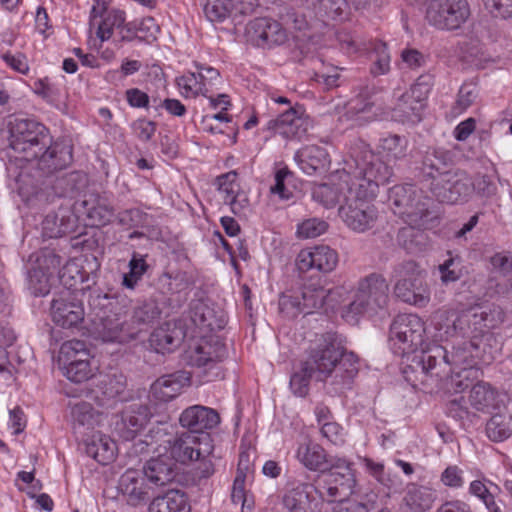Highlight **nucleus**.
<instances>
[{
  "mask_svg": "<svg viewBox=\"0 0 512 512\" xmlns=\"http://www.w3.org/2000/svg\"><path fill=\"white\" fill-rule=\"evenodd\" d=\"M495 392L488 383L477 382L470 391L469 401L472 407L478 411H483L493 406Z\"/></svg>",
  "mask_w": 512,
  "mask_h": 512,
  "instance_id": "49530a36",
  "label": "nucleus"
},
{
  "mask_svg": "<svg viewBox=\"0 0 512 512\" xmlns=\"http://www.w3.org/2000/svg\"><path fill=\"white\" fill-rule=\"evenodd\" d=\"M389 286L385 278L372 273L358 284L354 300L343 311V318L351 324L358 321V316L368 311L383 308L388 302Z\"/></svg>",
  "mask_w": 512,
  "mask_h": 512,
  "instance_id": "39448f33",
  "label": "nucleus"
},
{
  "mask_svg": "<svg viewBox=\"0 0 512 512\" xmlns=\"http://www.w3.org/2000/svg\"><path fill=\"white\" fill-rule=\"evenodd\" d=\"M335 371L333 383L342 387L349 386L359 371L357 356L353 352H345L341 346V357Z\"/></svg>",
  "mask_w": 512,
  "mask_h": 512,
  "instance_id": "e433bc0d",
  "label": "nucleus"
},
{
  "mask_svg": "<svg viewBox=\"0 0 512 512\" xmlns=\"http://www.w3.org/2000/svg\"><path fill=\"white\" fill-rule=\"evenodd\" d=\"M379 148L386 157L401 160L407 156L408 140L399 135H389L380 140Z\"/></svg>",
  "mask_w": 512,
  "mask_h": 512,
  "instance_id": "de8ad7c7",
  "label": "nucleus"
},
{
  "mask_svg": "<svg viewBox=\"0 0 512 512\" xmlns=\"http://www.w3.org/2000/svg\"><path fill=\"white\" fill-rule=\"evenodd\" d=\"M296 458L307 469L324 473V465L327 464V454L321 445L305 438L298 445Z\"/></svg>",
  "mask_w": 512,
  "mask_h": 512,
  "instance_id": "72a5a7b5",
  "label": "nucleus"
},
{
  "mask_svg": "<svg viewBox=\"0 0 512 512\" xmlns=\"http://www.w3.org/2000/svg\"><path fill=\"white\" fill-rule=\"evenodd\" d=\"M302 126L303 119L294 108L290 107L277 118L270 119L265 129L272 134H279L286 139H293L300 137L301 133L304 132Z\"/></svg>",
  "mask_w": 512,
  "mask_h": 512,
  "instance_id": "c85d7f7f",
  "label": "nucleus"
},
{
  "mask_svg": "<svg viewBox=\"0 0 512 512\" xmlns=\"http://www.w3.org/2000/svg\"><path fill=\"white\" fill-rule=\"evenodd\" d=\"M479 376V369L462 368L461 370H453L449 376L445 378L449 381L451 388L456 393H460L474 385V380Z\"/></svg>",
  "mask_w": 512,
  "mask_h": 512,
  "instance_id": "6e6d98bb",
  "label": "nucleus"
},
{
  "mask_svg": "<svg viewBox=\"0 0 512 512\" xmlns=\"http://www.w3.org/2000/svg\"><path fill=\"white\" fill-rule=\"evenodd\" d=\"M185 336L186 332L181 323L168 321L152 331L148 342L156 353L166 354L175 351Z\"/></svg>",
  "mask_w": 512,
  "mask_h": 512,
  "instance_id": "5701e85b",
  "label": "nucleus"
},
{
  "mask_svg": "<svg viewBox=\"0 0 512 512\" xmlns=\"http://www.w3.org/2000/svg\"><path fill=\"white\" fill-rule=\"evenodd\" d=\"M442 355L444 354L441 345L432 344L427 346L419 354H415L411 363L403 368V377L415 388L420 385L428 387L430 382L439 380L435 375V372L438 371L435 357H441Z\"/></svg>",
  "mask_w": 512,
  "mask_h": 512,
  "instance_id": "f8f14e48",
  "label": "nucleus"
},
{
  "mask_svg": "<svg viewBox=\"0 0 512 512\" xmlns=\"http://www.w3.org/2000/svg\"><path fill=\"white\" fill-rule=\"evenodd\" d=\"M474 192L473 180L466 174L458 177L453 171L443 183L434 184L433 196L441 203L454 204L459 201H467Z\"/></svg>",
  "mask_w": 512,
  "mask_h": 512,
  "instance_id": "a211bd4d",
  "label": "nucleus"
},
{
  "mask_svg": "<svg viewBox=\"0 0 512 512\" xmlns=\"http://www.w3.org/2000/svg\"><path fill=\"white\" fill-rule=\"evenodd\" d=\"M61 264L62 258L54 250L45 248L37 255L34 266L52 276Z\"/></svg>",
  "mask_w": 512,
  "mask_h": 512,
  "instance_id": "680f3d73",
  "label": "nucleus"
},
{
  "mask_svg": "<svg viewBox=\"0 0 512 512\" xmlns=\"http://www.w3.org/2000/svg\"><path fill=\"white\" fill-rule=\"evenodd\" d=\"M174 462L168 455H158L145 462L142 473L145 479L155 486H165L174 478Z\"/></svg>",
  "mask_w": 512,
  "mask_h": 512,
  "instance_id": "cd10ccee",
  "label": "nucleus"
},
{
  "mask_svg": "<svg viewBox=\"0 0 512 512\" xmlns=\"http://www.w3.org/2000/svg\"><path fill=\"white\" fill-rule=\"evenodd\" d=\"M355 485L356 479L353 472L334 471L328 474L322 487L326 491L327 497L325 498L322 491L320 493L328 502H342L353 494Z\"/></svg>",
  "mask_w": 512,
  "mask_h": 512,
  "instance_id": "a878e982",
  "label": "nucleus"
},
{
  "mask_svg": "<svg viewBox=\"0 0 512 512\" xmlns=\"http://www.w3.org/2000/svg\"><path fill=\"white\" fill-rule=\"evenodd\" d=\"M486 434L494 442H501L512 434V417L507 413H496L486 424Z\"/></svg>",
  "mask_w": 512,
  "mask_h": 512,
  "instance_id": "79ce46f5",
  "label": "nucleus"
},
{
  "mask_svg": "<svg viewBox=\"0 0 512 512\" xmlns=\"http://www.w3.org/2000/svg\"><path fill=\"white\" fill-rule=\"evenodd\" d=\"M328 224L320 219L312 218L305 220L297 228V234L301 238H315L323 234Z\"/></svg>",
  "mask_w": 512,
  "mask_h": 512,
  "instance_id": "338daca9",
  "label": "nucleus"
},
{
  "mask_svg": "<svg viewBox=\"0 0 512 512\" xmlns=\"http://www.w3.org/2000/svg\"><path fill=\"white\" fill-rule=\"evenodd\" d=\"M114 217L119 225L127 228H134L145 223L147 214L138 208H130L120 211Z\"/></svg>",
  "mask_w": 512,
  "mask_h": 512,
  "instance_id": "0e129e2a",
  "label": "nucleus"
},
{
  "mask_svg": "<svg viewBox=\"0 0 512 512\" xmlns=\"http://www.w3.org/2000/svg\"><path fill=\"white\" fill-rule=\"evenodd\" d=\"M343 171L350 176V182L346 203L339 213L350 229L363 233L377 222L378 210L370 201L392 177L393 170L368 145L359 142L351 147Z\"/></svg>",
  "mask_w": 512,
  "mask_h": 512,
  "instance_id": "f257e3e1",
  "label": "nucleus"
},
{
  "mask_svg": "<svg viewBox=\"0 0 512 512\" xmlns=\"http://www.w3.org/2000/svg\"><path fill=\"white\" fill-rule=\"evenodd\" d=\"M449 258L439 265V272L441 280L444 283L455 282L461 277V258L459 256H452L448 252Z\"/></svg>",
  "mask_w": 512,
  "mask_h": 512,
  "instance_id": "e2e57ef3",
  "label": "nucleus"
},
{
  "mask_svg": "<svg viewBox=\"0 0 512 512\" xmlns=\"http://www.w3.org/2000/svg\"><path fill=\"white\" fill-rule=\"evenodd\" d=\"M161 316V309L155 301H147L133 310L131 317L132 323L138 326L150 325L157 321Z\"/></svg>",
  "mask_w": 512,
  "mask_h": 512,
  "instance_id": "3c124183",
  "label": "nucleus"
},
{
  "mask_svg": "<svg viewBox=\"0 0 512 512\" xmlns=\"http://www.w3.org/2000/svg\"><path fill=\"white\" fill-rule=\"evenodd\" d=\"M251 41L258 47L281 45L287 40V33L281 24L273 19L260 17L248 24Z\"/></svg>",
  "mask_w": 512,
  "mask_h": 512,
  "instance_id": "6ab92c4d",
  "label": "nucleus"
},
{
  "mask_svg": "<svg viewBox=\"0 0 512 512\" xmlns=\"http://www.w3.org/2000/svg\"><path fill=\"white\" fill-rule=\"evenodd\" d=\"M194 66L197 68V72H194V96H207L209 88L219 80V71L204 64L194 63Z\"/></svg>",
  "mask_w": 512,
  "mask_h": 512,
  "instance_id": "37998d69",
  "label": "nucleus"
},
{
  "mask_svg": "<svg viewBox=\"0 0 512 512\" xmlns=\"http://www.w3.org/2000/svg\"><path fill=\"white\" fill-rule=\"evenodd\" d=\"M312 486L307 483H299L288 490L283 496V505L289 512H318L317 502L312 497Z\"/></svg>",
  "mask_w": 512,
  "mask_h": 512,
  "instance_id": "2f4dec72",
  "label": "nucleus"
},
{
  "mask_svg": "<svg viewBox=\"0 0 512 512\" xmlns=\"http://www.w3.org/2000/svg\"><path fill=\"white\" fill-rule=\"evenodd\" d=\"M435 498L436 496L431 489L412 485L408 489L404 501L413 512H425L431 509Z\"/></svg>",
  "mask_w": 512,
  "mask_h": 512,
  "instance_id": "58836bf2",
  "label": "nucleus"
},
{
  "mask_svg": "<svg viewBox=\"0 0 512 512\" xmlns=\"http://www.w3.org/2000/svg\"><path fill=\"white\" fill-rule=\"evenodd\" d=\"M452 171L451 153L444 149L428 148L414 168V176L421 183H428L430 191L434 184L443 183Z\"/></svg>",
  "mask_w": 512,
  "mask_h": 512,
  "instance_id": "9b49d317",
  "label": "nucleus"
},
{
  "mask_svg": "<svg viewBox=\"0 0 512 512\" xmlns=\"http://www.w3.org/2000/svg\"><path fill=\"white\" fill-rule=\"evenodd\" d=\"M19 193L25 202L33 207H44L60 198L52 180H46L40 185H29L22 183Z\"/></svg>",
  "mask_w": 512,
  "mask_h": 512,
  "instance_id": "7c9ffc66",
  "label": "nucleus"
},
{
  "mask_svg": "<svg viewBox=\"0 0 512 512\" xmlns=\"http://www.w3.org/2000/svg\"><path fill=\"white\" fill-rule=\"evenodd\" d=\"M126 385V377L121 372L99 374L89 391L90 398L101 407L109 406L111 401L124 393Z\"/></svg>",
  "mask_w": 512,
  "mask_h": 512,
  "instance_id": "aec40b11",
  "label": "nucleus"
},
{
  "mask_svg": "<svg viewBox=\"0 0 512 512\" xmlns=\"http://www.w3.org/2000/svg\"><path fill=\"white\" fill-rule=\"evenodd\" d=\"M312 199L325 208H332L339 203L340 192L335 185L322 183L313 187Z\"/></svg>",
  "mask_w": 512,
  "mask_h": 512,
  "instance_id": "13d9d810",
  "label": "nucleus"
},
{
  "mask_svg": "<svg viewBox=\"0 0 512 512\" xmlns=\"http://www.w3.org/2000/svg\"><path fill=\"white\" fill-rule=\"evenodd\" d=\"M220 423L218 412L210 407L194 405V434L209 431Z\"/></svg>",
  "mask_w": 512,
  "mask_h": 512,
  "instance_id": "09e8293b",
  "label": "nucleus"
},
{
  "mask_svg": "<svg viewBox=\"0 0 512 512\" xmlns=\"http://www.w3.org/2000/svg\"><path fill=\"white\" fill-rule=\"evenodd\" d=\"M165 495L169 501V506H171V512H191L189 495L185 491L173 488L168 490Z\"/></svg>",
  "mask_w": 512,
  "mask_h": 512,
  "instance_id": "69168bd1",
  "label": "nucleus"
},
{
  "mask_svg": "<svg viewBox=\"0 0 512 512\" xmlns=\"http://www.w3.org/2000/svg\"><path fill=\"white\" fill-rule=\"evenodd\" d=\"M502 321L503 313L499 308L482 307L473 313L456 317L446 325L444 335L446 338L453 337L458 334V329H463V325L474 326L475 330H479L478 334L472 336L477 364L489 365L501 351L500 344L490 329Z\"/></svg>",
  "mask_w": 512,
  "mask_h": 512,
  "instance_id": "7ed1b4c3",
  "label": "nucleus"
},
{
  "mask_svg": "<svg viewBox=\"0 0 512 512\" xmlns=\"http://www.w3.org/2000/svg\"><path fill=\"white\" fill-rule=\"evenodd\" d=\"M396 283L395 295L402 301L425 306L429 301V291L424 284V277L414 261H406L394 269Z\"/></svg>",
  "mask_w": 512,
  "mask_h": 512,
  "instance_id": "1a4fd4ad",
  "label": "nucleus"
},
{
  "mask_svg": "<svg viewBox=\"0 0 512 512\" xmlns=\"http://www.w3.org/2000/svg\"><path fill=\"white\" fill-rule=\"evenodd\" d=\"M50 275L48 272L32 266L27 272L28 289L34 296H44L50 291Z\"/></svg>",
  "mask_w": 512,
  "mask_h": 512,
  "instance_id": "603ef678",
  "label": "nucleus"
},
{
  "mask_svg": "<svg viewBox=\"0 0 512 512\" xmlns=\"http://www.w3.org/2000/svg\"><path fill=\"white\" fill-rule=\"evenodd\" d=\"M147 269L148 265L145 259L140 254L133 253L129 261V272L123 275V286L134 289Z\"/></svg>",
  "mask_w": 512,
  "mask_h": 512,
  "instance_id": "4d7b16f0",
  "label": "nucleus"
},
{
  "mask_svg": "<svg viewBox=\"0 0 512 512\" xmlns=\"http://www.w3.org/2000/svg\"><path fill=\"white\" fill-rule=\"evenodd\" d=\"M339 261L338 253L326 245L302 249L296 259L300 272L316 269L322 273L332 272Z\"/></svg>",
  "mask_w": 512,
  "mask_h": 512,
  "instance_id": "f3484780",
  "label": "nucleus"
},
{
  "mask_svg": "<svg viewBox=\"0 0 512 512\" xmlns=\"http://www.w3.org/2000/svg\"><path fill=\"white\" fill-rule=\"evenodd\" d=\"M340 357L341 341L336 333L327 332L311 349L308 359L304 362L311 366L317 380L324 381L335 370Z\"/></svg>",
  "mask_w": 512,
  "mask_h": 512,
  "instance_id": "9d476101",
  "label": "nucleus"
},
{
  "mask_svg": "<svg viewBox=\"0 0 512 512\" xmlns=\"http://www.w3.org/2000/svg\"><path fill=\"white\" fill-rule=\"evenodd\" d=\"M410 4L426 2L425 18L428 23L441 30L459 29L470 17V6L466 0H407Z\"/></svg>",
  "mask_w": 512,
  "mask_h": 512,
  "instance_id": "0eeeda50",
  "label": "nucleus"
},
{
  "mask_svg": "<svg viewBox=\"0 0 512 512\" xmlns=\"http://www.w3.org/2000/svg\"><path fill=\"white\" fill-rule=\"evenodd\" d=\"M116 444L110 438L100 435L85 444V453L102 465H107L115 458Z\"/></svg>",
  "mask_w": 512,
  "mask_h": 512,
  "instance_id": "c9c22d12",
  "label": "nucleus"
},
{
  "mask_svg": "<svg viewBox=\"0 0 512 512\" xmlns=\"http://www.w3.org/2000/svg\"><path fill=\"white\" fill-rule=\"evenodd\" d=\"M301 297V305L303 306V314H311L315 309L321 308L326 300L335 292L326 290L323 287L304 286L297 291Z\"/></svg>",
  "mask_w": 512,
  "mask_h": 512,
  "instance_id": "ea45409f",
  "label": "nucleus"
},
{
  "mask_svg": "<svg viewBox=\"0 0 512 512\" xmlns=\"http://www.w3.org/2000/svg\"><path fill=\"white\" fill-rule=\"evenodd\" d=\"M53 322L62 328H74L84 320V308L75 300L64 297L53 299L50 306Z\"/></svg>",
  "mask_w": 512,
  "mask_h": 512,
  "instance_id": "393cba45",
  "label": "nucleus"
},
{
  "mask_svg": "<svg viewBox=\"0 0 512 512\" xmlns=\"http://www.w3.org/2000/svg\"><path fill=\"white\" fill-rule=\"evenodd\" d=\"M101 18L97 23L96 35L101 41L108 40L113 30L120 29L122 24L125 22V13L120 10L105 11L104 16L97 7L93 6L91 10V24L95 25L97 18Z\"/></svg>",
  "mask_w": 512,
  "mask_h": 512,
  "instance_id": "f704fd0d",
  "label": "nucleus"
},
{
  "mask_svg": "<svg viewBox=\"0 0 512 512\" xmlns=\"http://www.w3.org/2000/svg\"><path fill=\"white\" fill-rule=\"evenodd\" d=\"M315 373L311 366L302 362L300 368L296 370L290 378V388L296 396L304 397L309 391V384Z\"/></svg>",
  "mask_w": 512,
  "mask_h": 512,
  "instance_id": "5fc2aeb1",
  "label": "nucleus"
},
{
  "mask_svg": "<svg viewBox=\"0 0 512 512\" xmlns=\"http://www.w3.org/2000/svg\"><path fill=\"white\" fill-rule=\"evenodd\" d=\"M44 125L33 119L16 118L9 123V146L12 149H24L27 139L43 135Z\"/></svg>",
  "mask_w": 512,
  "mask_h": 512,
  "instance_id": "c756f323",
  "label": "nucleus"
},
{
  "mask_svg": "<svg viewBox=\"0 0 512 512\" xmlns=\"http://www.w3.org/2000/svg\"><path fill=\"white\" fill-rule=\"evenodd\" d=\"M279 311L286 318H295L299 314H303L301 297L298 296L297 291L282 293L279 298Z\"/></svg>",
  "mask_w": 512,
  "mask_h": 512,
  "instance_id": "052dcab7",
  "label": "nucleus"
},
{
  "mask_svg": "<svg viewBox=\"0 0 512 512\" xmlns=\"http://www.w3.org/2000/svg\"><path fill=\"white\" fill-rule=\"evenodd\" d=\"M473 345V339L471 338L470 341H461L454 344L450 351L442 346L444 355L435 357L438 366V371L435 372L436 378L443 380L453 370H461L462 368L478 369Z\"/></svg>",
  "mask_w": 512,
  "mask_h": 512,
  "instance_id": "4468645a",
  "label": "nucleus"
},
{
  "mask_svg": "<svg viewBox=\"0 0 512 512\" xmlns=\"http://www.w3.org/2000/svg\"><path fill=\"white\" fill-rule=\"evenodd\" d=\"M180 464H188L192 461V436L189 432L177 434L170 445V456Z\"/></svg>",
  "mask_w": 512,
  "mask_h": 512,
  "instance_id": "c03bdc74",
  "label": "nucleus"
},
{
  "mask_svg": "<svg viewBox=\"0 0 512 512\" xmlns=\"http://www.w3.org/2000/svg\"><path fill=\"white\" fill-rule=\"evenodd\" d=\"M191 373L180 370L159 377L150 387L149 399L154 402L167 403L181 393L185 386L190 385Z\"/></svg>",
  "mask_w": 512,
  "mask_h": 512,
  "instance_id": "4be33fe9",
  "label": "nucleus"
},
{
  "mask_svg": "<svg viewBox=\"0 0 512 512\" xmlns=\"http://www.w3.org/2000/svg\"><path fill=\"white\" fill-rule=\"evenodd\" d=\"M152 412L146 404L132 403L116 416L114 433L124 441L133 440L147 425Z\"/></svg>",
  "mask_w": 512,
  "mask_h": 512,
  "instance_id": "2eb2a0df",
  "label": "nucleus"
},
{
  "mask_svg": "<svg viewBox=\"0 0 512 512\" xmlns=\"http://www.w3.org/2000/svg\"><path fill=\"white\" fill-rule=\"evenodd\" d=\"M388 200L394 213L406 216L412 224L422 226L430 219L433 201L413 184L393 186Z\"/></svg>",
  "mask_w": 512,
  "mask_h": 512,
  "instance_id": "423d86ee",
  "label": "nucleus"
},
{
  "mask_svg": "<svg viewBox=\"0 0 512 512\" xmlns=\"http://www.w3.org/2000/svg\"><path fill=\"white\" fill-rule=\"evenodd\" d=\"M151 26H155L153 18H147L140 23L130 22L123 23L119 29L120 41H133L138 39L142 41L146 35H143L144 30H150Z\"/></svg>",
  "mask_w": 512,
  "mask_h": 512,
  "instance_id": "bf43d9fd",
  "label": "nucleus"
},
{
  "mask_svg": "<svg viewBox=\"0 0 512 512\" xmlns=\"http://www.w3.org/2000/svg\"><path fill=\"white\" fill-rule=\"evenodd\" d=\"M72 147L64 142H50L34 161L37 168L49 175L66 168L72 162Z\"/></svg>",
  "mask_w": 512,
  "mask_h": 512,
  "instance_id": "b1692460",
  "label": "nucleus"
},
{
  "mask_svg": "<svg viewBox=\"0 0 512 512\" xmlns=\"http://www.w3.org/2000/svg\"><path fill=\"white\" fill-rule=\"evenodd\" d=\"M74 212L84 217L86 225L91 227L106 226L115 216L113 206L98 193H90L82 200L75 202Z\"/></svg>",
  "mask_w": 512,
  "mask_h": 512,
  "instance_id": "dca6fc26",
  "label": "nucleus"
},
{
  "mask_svg": "<svg viewBox=\"0 0 512 512\" xmlns=\"http://www.w3.org/2000/svg\"><path fill=\"white\" fill-rule=\"evenodd\" d=\"M79 216L70 205L61 204L56 211L48 213L42 221L43 237L59 238L76 231Z\"/></svg>",
  "mask_w": 512,
  "mask_h": 512,
  "instance_id": "412c9836",
  "label": "nucleus"
},
{
  "mask_svg": "<svg viewBox=\"0 0 512 512\" xmlns=\"http://www.w3.org/2000/svg\"><path fill=\"white\" fill-rule=\"evenodd\" d=\"M91 358L86 343L81 340L73 339L61 345L58 355V365H69L80 360L91 361Z\"/></svg>",
  "mask_w": 512,
  "mask_h": 512,
  "instance_id": "a19ab883",
  "label": "nucleus"
},
{
  "mask_svg": "<svg viewBox=\"0 0 512 512\" xmlns=\"http://www.w3.org/2000/svg\"><path fill=\"white\" fill-rule=\"evenodd\" d=\"M91 333L95 339L110 343H125L135 339L138 331L126 322L125 307L107 294L89 300Z\"/></svg>",
  "mask_w": 512,
  "mask_h": 512,
  "instance_id": "20e7f679",
  "label": "nucleus"
},
{
  "mask_svg": "<svg viewBox=\"0 0 512 512\" xmlns=\"http://www.w3.org/2000/svg\"><path fill=\"white\" fill-rule=\"evenodd\" d=\"M145 477L140 472L128 469L119 480V488L128 496V502L134 506L149 499L148 487L144 483Z\"/></svg>",
  "mask_w": 512,
  "mask_h": 512,
  "instance_id": "473e14b6",
  "label": "nucleus"
},
{
  "mask_svg": "<svg viewBox=\"0 0 512 512\" xmlns=\"http://www.w3.org/2000/svg\"><path fill=\"white\" fill-rule=\"evenodd\" d=\"M227 323L223 309L205 291L194 294V326L198 329L199 342L194 348V377L197 384H204L219 375L217 364L225 356V345L216 335Z\"/></svg>",
  "mask_w": 512,
  "mask_h": 512,
  "instance_id": "f03ea898",
  "label": "nucleus"
},
{
  "mask_svg": "<svg viewBox=\"0 0 512 512\" xmlns=\"http://www.w3.org/2000/svg\"><path fill=\"white\" fill-rule=\"evenodd\" d=\"M377 58L373 62L370 71L374 76L384 75L390 70V56L385 43L379 42L376 46Z\"/></svg>",
  "mask_w": 512,
  "mask_h": 512,
  "instance_id": "774afa93",
  "label": "nucleus"
},
{
  "mask_svg": "<svg viewBox=\"0 0 512 512\" xmlns=\"http://www.w3.org/2000/svg\"><path fill=\"white\" fill-rule=\"evenodd\" d=\"M43 135L40 137H31L27 139V142L24 146V149H13L16 153L21 155V158L25 161H34L36 157H39L41 154V149H44L46 145H49L51 142V135L49 130L44 126V130L41 131Z\"/></svg>",
  "mask_w": 512,
  "mask_h": 512,
  "instance_id": "8fccbe9b",
  "label": "nucleus"
},
{
  "mask_svg": "<svg viewBox=\"0 0 512 512\" xmlns=\"http://www.w3.org/2000/svg\"><path fill=\"white\" fill-rule=\"evenodd\" d=\"M63 375L74 383H82L93 376L91 361L80 360L69 365H59Z\"/></svg>",
  "mask_w": 512,
  "mask_h": 512,
  "instance_id": "864d4df0",
  "label": "nucleus"
},
{
  "mask_svg": "<svg viewBox=\"0 0 512 512\" xmlns=\"http://www.w3.org/2000/svg\"><path fill=\"white\" fill-rule=\"evenodd\" d=\"M295 160L301 170L307 175L324 173L330 165V157L325 148L309 145L301 148L295 154Z\"/></svg>",
  "mask_w": 512,
  "mask_h": 512,
  "instance_id": "bb28decb",
  "label": "nucleus"
},
{
  "mask_svg": "<svg viewBox=\"0 0 512 512\" xmlns=\"http://www.w3.org/2000/svg\"><path fill=\"white\" fill-rule=\"evenodd\" d=\"M428 91V84L419 77L417 82L398 98L393 108V118L402 123L414 124L421 121Z\"/></svg>",
  "mask_w": 512,
  "mask_h": 512,
  "instance_id": "ddd939ff",
  "label": "nucleus"
},
{
  "mask_svg": "<svg viewBox=\"0 0 512 512\" xmlns=\"http://www.w3.org/2000/svg\"><path fill=\"white\" fill-rule=\"evenodd\" d=\"M203 12L211 22H222L233 16L234 0H205Z\"/></svg>",
  "mask_w": 512,
  "mask_h": 512,
  "instance_id": "a18cd8bd",
  "label": "nucleus"
},
{
  "mask_svg": "<svg viewBox=\"0 0 512 512\" xmlns=\"http://www.w3.org/2000/svg\"><path fill=\"white\" fill-rule=\"evenodd\" d=\"M59 197H73L80 193L87 184V176L83 172L73 171L53 180Z\"/></svg>",
  "mask_w": 512,
  "mask_h": 512,
  "instance_id": "4c0bfd02",
  "label": "nucleus"
},
{
  "mask_svg": "<svg viewBox=\"0 0 512 512\" xmlns=\"http://www.w3.org/2000/svg\"><path fill=\"white\" fill-rule=\"evenodd\" d=\"M389 340L401 354L420 351L425 343V326L415 314H400L390 325Z\"/></svg>",
  "mask_w": 512,
  "mask_h": 512,
  "instance_id": "6e6552de",
  "label": "nucleus"
}]
</instances>
